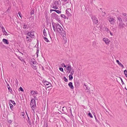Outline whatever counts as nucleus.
Wrapping results in <instances>:
<instances>
[{
	"label": "nucleus",
	"mask_w": 127,
	"mask_h": 127,
	"mask_svg": "<svg viewBox=\"0 0 127 127\" xmlns=\"http://www.w3.org/2000/svg\"><path fill=\"white\" fill-rule=\"evenodd\" d=\"M51 22L53 25V30L55 32L56 31L58 32L62 33H64V30L62 27L58 23H54L53 21H52Z\"/></svg>",
	"instance_id": "obj_1"
},
{
	"label": "nucleus",
	"mask_w": 127,
	"mask_h": 127,
	"mask_svg": "<svg viewBox=\"0 0 127 127\" xmlns=\"http://www.w3.org/2000/svg\"><path fill=\"white\" fill-rule=\"evenodd\" d=\"M31 65H32V68L34 69H36L37 68V66H36L37 63L34 59H31Z\"/></svg>",
	"instance_id": "obj_2"
},
{
	"label": "nucleus",
	"mask_w": 127,
	"mask_h": 127,
	"mask_svg": "<svg viewBox=\"0 0 127 127\" xmlns=\"http://www.w3.org/2000/svg\"><path fill=\"white\" fill-rule=\"evenodd\" d=\"M30 105L32 109L34 110L36 106L35 101L34 99L32 98L30 102Z\"/></svg>",
	"instance_id": "obj_3"
},
{
	"label": "nucleus",
	"mask_w": 127,
	"mask_h": 127,
	"mask_svg": "<svg viewBox=\"0 0 127 127\" xmlns=\"http://www.w3.org/2000/svg\"><path fill=\"white\" fill-rule=\"evenodd\" d=\"M107 19L111 24L114 25L115 22V20L113 17L109 16L107 17Z\"/></svg>",
	"instance_id": "obj_4"
},
{
	"label": "nucleus",
	"mask_w": 127,
	"mask_h": 127,
	"mask_svg": "<svg viewBox=\"0 0 127 127\" xmlns=\"http://www.w3.org/2000/svg\"><path fill=\"white\" fill-rule=\"evenodd\" d=\"M51 15L53 18L55 19L57 21L60 22V20L59 16L57 15L55 12L52 13Z\"/></svg>",
	"instance_id": "obj_5"
},
{
	"label": "nucleus",
	"mask_w": 127,
	"mask_h": 127,
	"mask_svg": "<svg viewBox=\"0 0 127 127\" xmlns=\"http://www.w3.org/2000/svg\"><path fill=\"white\" fill-rule=\"evenodd\" d=\"M91 18L94 23L96 24L98 23V20L97 19L95 16L92 15L91 17Z\"/></svg>",
	"instance_id": "obj_6"
},
{
	"label": "nucleus",
	"mask_w": 127,
	"mask_h": 127,
	"mask_svg": "<svg viewBox=\"0 0 127 127\" xmlns=\"http://www.w3.org/2000/svg\"><path fill=\"white\" fill-rule=\"evenodd\" d=\"M44 85H45L47 88H49L52 86V84L51 83L46 81H44Z\"/></svg>",
	"instance_id": "obj_7"
},
{
	"label": "nucleus",
	"mask_w": 127,
	"mask_h": 127,
	"mask_svg": "<svg viewBox=\"0 0 127 127\" xmlns=\"http://www.w3.org/2000/svg\"><path fill=\"white\" fill-rule=\"evenodd\" d=\"M70 10L71 11L70 9L68 8L65 11L66 14L67 15V16L68 17L71 16V14L69 12V11H70Z\"/></svg>",
	"instance_id": "obj_8"
},
{
	"label": "nucleus",
	"mask_w": 127,
	"mask_h": 127,
	"mask_svg": "<svg viewBox=\"0 0 127 127\" xmlns=\"http://www.w3.org/2000/svg\"><path fill=\"white\" fill-rule=\"evenodd\" d=\"M72 69L71 66L70 65L68 66L66 68L67 72L69 73L72 70Z\"/></svg>",
	"instance_id": "obj_9"
},
{
	"label": "nucleus",
	"mask_w": 127,
	"mask_h": 127,
	"mask_svg": "<svg viewBox=\"0 0 127 127\" xmlns=\"http://www.w3.org/2000/svg\"><path fill=\"white\" fill-rule=\"evenodd\" d=\"M84 86H85V87H84V88L85 89L86 92L90 93V88H88V86L86 85L85 84H84Z\"/></svg>",
	"instance_id": "obj_10"
},
{
	"label": "nucleus",
	"mask_w": 127,
	"mask_h": 127,
	"mask_svg": "<svg viewBox=\"0 0 127 127\" xmlns=\"http://www.w3.org/2000/svg\"><path fill=\"white\" fill-rule=\"evenodd\" d=\"M61 33L60 34H61L64 40H66V36L65 32L64 31V33Z\"/></svg>",
	"instance_id": "obj_11"
},
{
	"label": "nucleus",
	"mask_w": 127,
	"mask_h": 127,
	"mask_svg": "<svg viewBox=\"0 0 127 127\" xmlns=\"http://www.w3.org/2000/svg\"><path fill=\"white\" fill-rule=\"evenodd\" d=\"M124 24L123 23V21L120 22L119 23V27L120 28L124 27Z\"/></svg>",
	"instance_id": "obj_12"
},
{
	"label": "nucleus",
	"mask_w": 127,
	"mask_h": 127,
	"mask_svg": "<svg viewBox=\"0 0 127 127\" xmlns=\"http://www.w3.org/2000/svg\"><path fill=\"white\" fill-rule=\"evenodd\" d=\"M74 84L76 88H78L79 86V84L78 81H75L74 82Z\"/></svg>",
	"instance_id": "obj_13"
},
{
	"label": "nucleus",
	"mask_w": 127,
	"mask_h": 127,
	"mask_svg": "<svg viewBox=\"0 0 127 127\" xmlns=\"http://www.w3.org/2000/svg\"><path fill=\"white\" fill-rule=\"evenodd\" d=\"M68 85L71 89H74V87L73 85L72 82H70L68 84Z\"/></svg>",
	"instance_id": "obj_14"
},
{
	"label": "nucleus",
	"mask_w": 127,
	"mask_h": 127,
	"mask_svg": "<svg viewBox=\"0 0 127 127\" xmlns=\"http://www.w3.org/2000/svg\"><path fill=\"white\" fill-rule=\"evenodd\" d=\"M116 62L119 65V66H120L123 68L124 67V65L121 63L118 60H116Z\"/></svg>",
	"instance_id": "obj_15"
},
{
	"label": "nucleus",
	"mask_w": 127,
	"mask_h": 127,
	"mask_svg": "<svg viewBox=\"0 0 127 127\" xmlns=\"http://www.w3.org/2000/svg\"><path fill=\"white\" fill-rule=\"evenodd\" d=\"M29 36L32 38H34L35 37L34 33L31 32L29 34Z\"/></svg>",
	"instance_id": "obj_16"
},
{
	"label": "nucleus",
	"mask_w": 127,
	"mask_h": 127,
	"mask_svg": "<svg viewBox=\"0 0 127 127\" xmlns=\"http://www.w3.org/2000/svg\"><path fill=\"white\" fill-rule=\"evenodd\" d=\"M34 9H33L31 10L30 12V14L32 17H34Z\"/></svg>",
	"instance_id": "obj_17"
},
{
	"label": "nucleus",
	"mask_w": 127,
	"mask_h": 127,
	"mask_svg": "<svg viewBox=\"0 0 127 127\" xmlns=\"http://www.w3.org/2000/svg\"><path fill=\"white\" fill-rule=\"evenodd\" d=\"M31 94L32 95H33L37 94L38 93L36 91H32L31 92Z\"/></svg>",
	"instance_id": "obj_18"
},
{
	"label": "nucleus",
	"mask_w": 127,
	"mask_h": 127,
	"mask_svg": "<svg viewBox=\"0 0 127 127\" xmlns=\"http://www.w3.org/2000/svg\"><path fill=\"white\" fill-rule=\"evenodd\" d=\"M27 117H28V122L29 124L30 125H32L31 122V121L30 120V118L28 116V115H27Z\"/></svg>",
	"instance_id": "obj_19"
},
{
	"label": "nucleus",
	"mask_w": 127,
	"mask_h": 127,
	"mask_svg": "<svg viewBox=\"0 0 127 127\" xmlns=\"http://www.w3.org/2000/svg\"><path fill=\"white\" fill-rule=\"evenodd\" d=\"M104 42H105V43L107 44H108L110 42V41L109 40H103Z\"/></svg>",
	"instance_id": "obj_20"
},
{
	"label": "nucleus",
	"mask_w": 127,
	"mask_h": 127,
	"mask_svg": "<svg viewBox=\"0 0 127 127\" xmlns=\"http://www.w3.org/2000/svg\"><path fill=\"white\" fill-rule=\"evenodd\" d=\"M59 4V3L58 1H55L54 3V5L55 6H57Z\"/></svg>",
	"instance_id": "obj_21"
},
{
	"label": "nucleus",
	"mask_w": 127,
	"mask_h": 127,
	"mask_svg": "<svg viewBox=\"0 0 127 127\" xmlns=\"http://www.w3.org/2000/svg\"><path fill=\"white\" fill-rule=\"evenodd\" d=\"M9 106H10V107L11 109L12 110V109H13V105L11 104V103L10 102H9Z\"/></svg>",
	"instance_id": "obj_22"
},
{
	"label": "nucleus",
	"mask_w": 127,
	"mask_h": 127,
	"mask_svg": "<svg viewBox=\"0 0 127 127\" xmlns=\"http://www.w3.org/2000/svg\"><path fill=\"white\" fill-rule=\"evenodd\" d=\"M39 47L38 48V47H37V51H36V52L37 57H38V53H39Z\"/></svg>",
	"instance_id": "obj_23"
},
{
	"label": "nucleus",
	"mask_w": 127,
	"mask_h": 127,
	"mask_svg": "<svg viewBox=\"0 0 127 127\" xmlns=\"http://www.w3.org/2000/svg\"><path fill=\"white\" fill-rule=\"evenodd\" d=\"M61 15L62 17L64 18V19H65L66 18L68 19V18H67L64 15L61 14Z\"/></svg>",
	"instance_id": "obj_24"
},
{
	"label": "nucleus",
	"mask_w": 127,
	"mask_h": 127,
	"mask_svg": "<svg viewBox=\"0 0 127 127\" xmlns=\"http://www.w3.org/2000/svg\"><path fill=\"white\" fill-rule=\"evenodd\" d=\"M17 57H18V58L21 61H24V60L23 59V58L22 57H19V56L18 57L17 56Z\"/></svg>",
	"instance_id": "obj_25"
},
{
	"label": "nucleus",
	"mask_w": 127,
	"mask_h": 127,
	"mask_svg": "<svg viewBox=\"0 0 127 127\" xmlns=\"http://www.w3.org/2000/svg\"><path fill=\"white\" fill-rule=\"evenodd\" d=\"M43 33L44 35L45 36H46L47 34L45 30V29H44L43 30Z\"/></svg>",
	"instance_id": "obj_26"
},
{
	"label": "nucleus",
	"mask_w": 127,
	"mask_h": 127,
	"mask_svg": "<svg viewBox=\"0 0 127 127\" xmlns=\"http://www.w3.org/2000/svg\"><path fill=\"white\" fill-rule=\"evenodd\" d=\"M3 42L7 44H8L9 42L8 40H2Z\"/></svg>",
	"instance_id": "obj_27"
},
{
	"label": "nucleus",
	"mask_w": 127,
	"mask_h": 127,
	"mask_svg": "<svg viewBox=\"0 0 127 127\" xmlns=\"http://www.w3.org/2000/svg\"><path fill=\"white\" fill-rule=\"evenodd\" d=\"M55 12H56L58 14H60L61 13V11L57 10L56 9H55Z\"/></svg>",
	"instance_id": "obj_28"
},
{
	"label": "nucleus",
	"mask_w": 127,
	"mask_h": 127,
	"mask_svg": "<svg viewBox=\"0 0 127 127\" xmlns=\"http://www.w3.org/2000/svg\"><path fill=\"white\" fill-rule=\"evenodd\" d=\"M10 101L12 104H14V106H15L16 105V103L14 101L11 100H10Z\"/></svg>",
	"instance_id": "obj_29"
},
{
	"label": "nucleus",
	"mask_w": 127,
	"mask_h": 127,
	"mask_svg": "<svg viewBox=\"0 0 127 127\" xmlns=\"http://www.w3.org/2000/svg\"><path fill=\"white\" fill-rule=\"evenodd\" d=\"M70 73L69 75L72 76V75H73V74H74V70L72 69V71L71 72H70Z\"/></svg>",
	"instance_id": "obj_30"
},
{
	"label": "nucleus",
	"mask_w": 127,
	"mask_h": 127,
	"mask_svg": "<svg viewBox=\"0 0 127 127\" xmlns=\"http://www.w3.org/2000/svg\"><path fill=\"white\" fill-rule=\"evenodd\" d=\"M23 28L24 29H26L27 28H28V27L27 25L24 24Z\"/></svg>",
	"instance_id": "obj_31"
},
{
	"label": "nucleus",
	"mask_w": 127,
	"mask_h": 127,
	"mask_svg": "<svg viewBox=\"0 0 127 127\" xmlns=\"http://www.w3.org/2000/svg\"><path fill=\"white\" fill-rule=\"evenodd\" d=\"M94 117H95V119L96 122L97 123L99 122V121L96 118V117L95 114V115H94Z\"/></svg>",
	"instance_id": "obj_32"
},
{
	"label": "nucleus",
	"mask_w": 127,
	"mask_h": 127,
	"mask_svg": "<svg viewBox=\"0 0 127 127\" xmlns=\"http://www.w3.org/2000/svg\"><path fill=\"white\" fill-rule=\"evenodd\" d=\"M88 116H90V117L91 118H93V116L92 115V114H91V113L89 112L88 114Z\"/></svg>",
	"instance_id": "obj_33"
},
{
	"label": "nucleus",
	"mask_w": 127,
	"mask_h": 127,
	"mask_svg": "<svg viewBox=\"0 0 127 127\" xmlns=\"http://www.w3.org/2000/svg\"><path fill=\"white\" fill-rule=\"evenodd\" d=\"M11 9V6H10L8 8L7 10L6 11V12H7L8 13L10 11V10Z\"/></svg>",
	"instance_id": "obj_34"
},
{
	"label": "nucleus",
	"mask_w": 127,
	"mask_h": 127,
	"mask_svg": "<svg viewBox=\"0 0 127 127\" xmlns=\"http://www.w3.org/2000/svg\"><path fill=\"white\" fill-rule=\"evenodd\" d=\"M69 80H71L73 78V77L72 76H70L69 75Z\"/></svg>",
	"instance_id": "obj_35"
},
{
	"label": "nucleus",
	"mask_w": 127,
	"mask_h": 127,
	"mask_svg": "<svg viewBox=\"0 0 127 127\" xmlns=\"http://www.w3.org/2000/svg\"><path fill=\"white\" fill-rule=\"evenodd\" d=\"M64 81L65 82H67L68 81V79L65 76L64 77Z\"/></svg>",
	"instance_id": "obj_36"
},
{
	"label": "nucleus",
	"mask_w": 127,
	"mask_h": 127,
	"mask_svg": "<svg viewBox=\"0 0 127 127\" xmlns=\"http://www.w3.org/2000/svg\"><path fill=\"white\" fill-rule=\"evenodd\" d=\"M118 19L120 22H121L123 21L122 19L120 17H118Z\"/></svg>",
	"instance_id": "obj_37"
},
{
	"label": "nucleus",
	"mask_w": 127,
	"mask_h": 127,
	"mask_svg": "<svg viewBox=\"0 0 127 127\" xmlns=\"http://www.w3.org/2000/svg\"><path fill=\"white\" fill-rule=\"evenodd\" d=\"M54 6L52 7V8H53L54 9H58V7L57 6Z\"/></svg>",
	"instance_id": "obj_38"
},
{
	"label": "nucleus",
	"mask_w": 127,
	"mask_h": 127,
	"mask_svg": "<svg viewBox=\"0 0 127 127\" xmlns=\"http://www.w3.org/2000/svg\"><path fill=\"white\" fill-rule=\"evenodd\" d=\"M119 78H120V80H121V82H122V85L124 84V82H123V81L121 77H119Z\"/></svg>",
	"instance_id": "obj_39"
},
{
	"label": "nucleus",
	"mask_w": 127,
	"mask_h": 127,
	"mask_svg": "<svg viewBox=\"0 0 127 127\" xmlns=\"http://www.w3.org/2000/svg\"><path fill=\"white\" fill-rule=\"evenodd\" d=\"M61 65L63 67H66V65L64 63L62 64Z\"/></svg>",
	"instance_id": "obj_40"
},
{
	"label": "nucleus",
	"mask_w": 127,
	"mask_h": 127,
	"mask_svg": "<svg viewBox=\"0 0 127 127\" xmlns=\"http://www.w3.org/2000/svg\"><path fill=\"white\" fill-rule=\"evenodd\" d=\"M0 46H1L2 47L3 46V47H5V46L3 44L2 42H0Z\"/></svg>",
	"instance_id": "obj_41"
},
{
	"label": "nucleus",
	"mask_w": 127,
	"mask_h": 127,
	"mask_svg": "<svg viewBox=\"0 0 127 127\" xmlns=\"http://www.w3.org/2000/svg\"><path fill=\"white\" fill-rule=\"evenodd\" d=\"M1 29H2V32H3V31H5V30L4 29V28L3 26L1 27Z\"/></svg>",
	"instance_id": "obj_42"
},
{
	"label": "nucleus",
	"mask_w": 127,
	"mask_h": 127,
	"mask_svg": "<svg viewBox=\"0 0 127 127\" xmlns=\"http://www.w3.org/2000/svg\"><path fill=\"white\" fill-rule=\"evenodd\" d=\"M19 89L20 90V91H24L23 89L21 87H20V88H19Z\"/></svg>",
	"instance_id": "obj_43"
},
{
	"label": "nucleus",
	"mask_w": 127,
	"mask_h": 127,
	"mask_svg": "<svg viewBox=\"0 0 127 127\" xmlns=\"http://www.w3.org/2000/svg\"><path fill=\"white\" fill-rule=\"evenodd\" d=\"M6 81V83L7 84V87L8 88H9L10 87V86H9V85L8 84V83H7V81Z\"/></svg>",
	"instance_id": "obj_44"
},
{
	"label": "nucleus",
	"mask_w": 127,
	"mask_h": 127,
	"mask_svg": "<svg viewBox=\"0 0 127 127\" xmlns=\"http://www.w3.org/2000/svg\"><path fill=\"white\" fill-rule=\"evenodd\" d=\"M8 89L10 92H11L12 91V89L10 87L8 88Z\"/></svg>",
	"instance_id": "obj_45"
},
{
	"label": "nucleus",
	"mask_w": 127,
	"mask_h": 127,
	"mask_svg": "<svg viewBox=\"0 0 127 127\" xmlns=\"http://www.w3.org/2000/svg\"><path fill=\"white\" fill-rule=\"evenodd\" d=\"M105 30L108 32H110V31L107 28H105Z\"/></svg>",
	"instance_id": "obj_46"
},
{
	"label": "nucleus",
	"mask_w": 127,
	"mask_h": 127,
	"mask_svg": "<svg viewBox=\"0 0 127 127\" xmlns=\"http://www.w3.org/2000/svg\"><path fill=\"white\" fill-rule=\"evenodd\" d=\"M59 69L61 71L63 72V69L61 67L59 68Z\"/></svg>",
	"instance_id": "obj_47"
},
{
	"label": "nucleus",
	"mask_w": 127,
	"mask_h": 127,
	"mask_svg": "<svg viewBox=\"0 0 127 127\" xmlns=\"http://www.w3.org/2000/svg\"><path fill=\"white\" fill-rule=\"evenodd\" d=\"M18 14L19 16L21 17L22 15L21 14V13L20 12H19L18 13Z\"/></svg>",
	"instance_id": "obj_48"
},
{
	"label": "nucleus",
	"mask_w": 127,
	"mask_h": 127,
	"mask_svg": "<svg viewBox=\"0 0 127 127\" xmlns=\"http://www.w3.org/2000/svg\"><path fill=\"white\" fill-rule=\"evenodd\" d=\"M124 73L125 75L127 74V70H125L124 71Z\"/></svg>",
	"instance_id": "obj_49"
},
{
	"label": "nucleus",
	"mask_w": 127,
	"mask_h": 127,
	"mask_svg": "<svg viewBox=\"0 0 127 127\" xmlns=\"http://www.w3.org/2000/svg\"><path fill=\"white\" fill-rule=\"evenodd\" d=\"M33 97H34V99H35V100H37V97H36V96L35 95H34L33 96Z\"/></svg>",
	"instance_id": "obj_50"
},
{
	"label": "nucleus",
	"mask_w": 127,
	"mask_h": 127,
	"mask_svg": "<svg viewBox=\"0 0 127 127\" xmlns=\"http://www.w3.org/2000/svg\"><path fill=\"white\" fill-rule=\"evenodd\" d=\"M3 33L5 35L7 34V33L5 31H3Z\"/></svg>",
	"instance_id": "obj_51"
},
{
	"label": "nucleus",
	"mask_w": 127,
	"mask_h": 127,
	"mask_svg": "<svg viewBox=\"0 0 127 127\" xmlns=\"http://www.w3.org/2000/svg\"><path fill=\"white\" fill-rule=\"evenodd\" d=\"M93 45L94 46H95L96 45L95 42H93Z\"/></svg>",
	"instance_id": "obj_52"
},
{
	"label": "nucleus",
	"mask_w": 127,
	"mask_h": 127,
	"mask_svg": "<svg viewBox=\"0 0 127 127\" xmlns=\"http://www.w3.org/2000/svg\"><path fill=\"white\" fill-rule=\"evenodd\" d=\"M55 9H51L50 10V12L51 13L52 12V11H55Z\"/></svg>",
	"instance_id": "obj_53"
},
{
	"label": "nucleus",
	"mask_w": 127,
	"mask_h": 127,
	"mask_svg": "<svg viewBox=\"0 0 127 127\" xmlns=\"http://www.w3.org/2000/svg\"><path fill=\"white\" fill-rule=\"evenodd\" d=\"M12 120H9L8 121V122L10 123H11L12 122Z\"/></svg>",
	"instance_id": "obj_54"
},
{
	"label": "nucleus",
	"mask_w": 127,
	"mask_h": 127,
	"mask_svg": "<svg viewBox=\"0 0 127 127\" xmlns=\"http://www.w3.org/2000/svg\"><path fill=\"white\" fill-rule=\"evenodd\" d=\"M15 82H16V84H18V81L17 79H16Z\"/></svg>",
	"instance_id": "obj_55"
},
{
	"label": "nucleus",
	"mask_w": 127,
	"mask_h": 127,
	"mask_svg": "<svg viewBox=\"0 0 127 127\" xmlns=\"http://www.w3.org/2000/svg\"><path fill=\"white\" fill-rule=\"evenodd\" d=\"M69 111L70 112L71 114L72 115V112H71V109H69Z\"/></svg>",
	"instance_id": "obj_56"
},
{
	"label": "nucleus",
	"mask_w": 127,
	"mask_h": 127,
	"mask_svg": "<svg viewBox=\"0 0 127 127\" xmlns=\"http://www.w3.org/2000/svg\"><path fill=\"white\" fill-rule=\"evenodd\" d=\"M44 39H45V40H48L47 38V37H44Z\"/></svg>",
	"instance_id": "obj_57"
},
{
	"label": "nucleus",
	"mask_w": 127,
	"mask_h": 127,
	"mask_svg": "<svg viewBox=\"0 0 127 127\" xmlns=\"http://www.w3.org/2000/svg\"><path fill=\"white\" fill-rule=\"evenodd\" d=\"M30 32H29L27 33V34L28 35H29V34L30 33Z\"/></svg>",
	"instance_id": "obj_58"
},
{
	"label": "nucleus",
	"mask_w": 127,
	"mask_h": 127,
	"mask_svg": "<svg viewBox=\"0 0 127 127\" xmlns=\"http://www.w3.org/2000/svg\"><path fill=\"white\" fill-rule=\"evenodd\" d=\"M24 115H25V114H24V113H23V114H22V116H23V117H24Z\"/></svg>",
	"instance_id": "obj_59"
},
{
	"label": "nucleus",
	"mask_w": 127,
	"mask_h": 127,
	"mask_svg": "<svg viewBox=\"0 0 127 127\" xmlns=\"http://www.w3.org/2000/svg\"><path fill=\"white\" fill-rule=\"evenodd\" d=\"M6 1H8L7 3L8 4H9V0H6Z\"/></svg>",
	"instance_id": "obj_60"
},
{
	"label": "nucleus",
	"mask_w": 127,
	"mask_h": 127,
	"mask_svg": "<svg viewBox=\"0 0 127 127\" xmlns=\"http://www.w3.org/2000/svg\"><path fill=\"white\" fill-rule=\"evenodd\" d=\"M62 1H66L67 0H62Z\"/></svg>",
	"instance_id": "obj_61"
},
{
	"label": "nucleus",
	"mask_w": 127,
	"mask_h": 127,
	"mask_svg": "<svg viewBox=\"0 0 127 127\" xmlns=\"http://www.w3.org/2000/svg\"><path fill=\"white\" fill-rule=\"evenodd\" d=\"M45 41L47 42H49V40H45Z\"/></svg>",
	"instance_id": "obj_62"
},
{
	"label": "nucleus",
	"mask_w": 127,
	"mask_h": 127,
	"mask_svg": "<svg viewBox=\"0 0 127 127\" xmlns=\"http://www.w3.org/2000/svg\"><path fill=\"white\" fill-rule=\"evenodd\" d=\"M110 32V34L112 35V34L111 33V32L110 31V32Z\"/></svg>",
	"instance_id": "obj_63"
},
{
	"label": "nucleus",
	"mask_w": 127,
	"mask_h": 127,
	"mask_svg": "<svg viewBox=\"0 0 127 127\" xmlns=\"http://www.w3.org/2000/svg\"><path fill=\"white\" fill-rule=\"evenodd\" d=\"M125 76L127 78V74H125Z\"/></svg>",
	"instance_id": "obj_64"
}]
</instances>
